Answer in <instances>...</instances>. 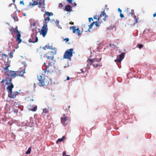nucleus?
<instances>
[{
  "label": "nucleus",
  "instance_id": "nucleus-1",
  "mask_svg": "<svg viewBox=\"0 0 156 156\" xmlns=\"http://www.w3.org/2000/svg\"><path fill=\"white\" fill-rule=\"evenodd\" d=\"M47 49H51L54 50H55L54 52L50 51L49 52L47 55H46V58L47 59H49L51 62L48 63V66L45 65V67L46 69L44 70V72L46 73L47 71L48 72L49 71V70H47V69L49 68V66H51V64H54L55 63V61L54 60V55L56 54V48H53L52 46H49V44H48V47L47 48Z\"/></svg>",
  "mask_w": 156,
  "mask_h": 156
},
{
  "label": "nucleus",
  "instance_id": "nucleus-2",
  "mask_svg": "<svg viewBox=\"0 0 156 156\" xmlns=\"http://www.w3.org/2000/svg\"><path fill=\"white\" fill-rule=\"evenodd\" d=\"M101 60V58H95L93 59H88L87 61V64L86 67L87 69H90V67L89 66V65H92L93 66L96 68L100 66L98 64V62Z\"/></svg>",
  "mask_w": 156,
  "mask_h": 156
},
{
  "label": "nucleus",
  "instance_id": "nucleus-3",
  "mask_svg": "<svg viewBox=\"0 0 156 156\" xmlns=\"http://www.w3.org/2000/svg\"><path fill=\"white\" fill-rule=\"evenodd\" d=\"M74 53V52L73 51V48L67 49L64 54V58H67L70 60L71 58L73 56V53Z\"/></svg>",
  "mask_w": 156,
  "mask_h": 156
},
{
  "label": "nucleus",
  "instance_id": "nucleus-4",
  "mask_svg": "<svg viewBox=\"0 0 156 156\" xmlns=\"http://www.w3.org/2000/svg\"><path fill=\"white\" fill-rule=\"evenodd\" d=\"M10 31L12 34L13 32H14L15 33H17L18 34L17 35V37L16 40L17 41H19V43H20L22 41V40L20 39L21 34H20V32L18 31L17 29V27H16L14 28H12L10 30Z\"/></svg>",
  "mask_w": 156,
  "mask_h": 156
},
{
  "label": "nucleus",
  "instance_id": "nucleus-5",
  "mask_svg": "<svg viewBox=\"0 0 156 156\" xmlns=\"http://www.w3.org/2000/svg\"><path fill=\"white\" fill-rule=\"evenodd\" d=\"M69 121V118L68 116H66L65 114H64V115L61 118V122L64 126H66Z\"/></svg>",
  "mask_w": 156,
  "mask_h": 156
},
{
  "label": "nucleus",
  "instance_id": "nucleus-6",
  "mask_svg": "<svg viewBox=\"0 0 156 156\" xmlns=\"http://www.w3.org/2000/svg\"><path fill=\"white\" fill-rule=\"evenodd\" d=\"M34 33L31 34V38L28 41L29 42L34 43L38 41V38L36 36V35L34 34Z\"/></svg>",
  "mask_w": 156,
  "mask_h": 156
},
{
  "label": "nucleus",
  "instance_id": "nucleus-7",
  "mask_svg": "<svg viewBox=\"0 0 156 156\" xmlns=\"http://www.w3.org/2000/svg\"><path fill=\"white\" fill-rule=\"evenodd\" d=\"M48 30L47 27H44L43 26L42 27L41 31H40L39 29L38 31L40 32V35H42V36L43 37H44L47 33Z\"/></svg>",
  "mask_w": 156,
  "mask_h": 156
},
{
  "label": "nucleus",
  "instance_id": "nucleus-8",
  "mask_svg": "<svg viewBox=\"0 0 156 156\" xmlns=\"http://www.w3.org/2000/svg\"><path fill=\"white\" fill-rule=\"evenodd\" d=\"M38 80L40 83L41 84V86H47L48 84H49V83H47L46 81H45L43 80L42 79V77L41 76L38 77Z\"/></svg>",
  "mask_w": 156,
  "mask_h": 156
},
{
  "label": "nucleus",
  "instance_id": "nucleus-9",
  "mask_svg": "<svg viewBox=\"0 0 156 156\" xmlns=\"http://www.w3.org/2000/svg\"><path fill=\"white\" fill-rule=\"evenodd\" d=\"M124 55L125 53H122L121 54L117 56V58L115 60V61L116 62H120L124 58Z\"/></svg>",
  "mask_w": 156,
  "mask_h": 156
},
{
  "label": "nucleus",
  "instance_id": "nucleus-10",
  "mask_svg": "<svg viewBox=\"0 0 156 156\" xmlns=\"http://www.w3.org/2000/svg\"><path fill=\"white\" fill-rule=\"evenodd\" d=\"M70 29H72L73 31V32L74 33L76 34L78 33V36H79L81 33H80V30L78 28H77L76 29V27L75 26H73L70 27Z\"/></svg>",
  "mask_w": 156,
  "mask_h": 156
},
{
  "label": "nucleus",
  "instance_id": "nucleus-11",
  "mask_svg": "<svg viewBox=\"0 0 156 156\" xmlns=\"http://www.w3.org/2000/svg\"><path fill=\"white\" fill-rule=\"evenodd\" d=\"M13 87L14 85L12 83H11L10 85L8 86L7 87V89L9 93V96H10V94H12V90Z\"/></svg>",
  "mask_w": 156,
  "mask_h": 156
},
{
  "label": "nucleus",
  "instance_id": "nucleus-12",
  "mask_svg": "<svg viewBox=\"0 0 156 156\" xmlns=\"http://www.w3.org/2000/svg\"><path fill=\"white\" fill-rule=\"evenodd\" d=\"M31 27L32 28V30L33 33H37V32L36 30V29L37 27H36V23L34 22L33 23H30Z\"/></svg>",
  "mask_w": 156,
  "mask_h": 156
},
{
  "label": "nucleus",
  "instance_id": "nucleus-13",
  "mask_svg": "<svg viewBox=\"0 0 156 156\" xmlns=\"http://www.w3.org/2000/svg\"><path fill=\"white\" fill-rule=\"evenodd\" d=\"M25 67H24V69H23V71H17V74L18 75V76H23V74L25 73Z\"/></svg>",
  "mask_w": 156,
  "mask_h": 156
},
{
  "label": "nucleus",
  "instance_id": "nucleus-14",
  "mask_svg": "<svg viewBox=\"0 0 156 156\" xmlns=\"http://www.w3.org/2000/svg\"><path fill=\"white\" fill-rule=\"evenodd\" d=\"M19 94V93L18 91H16L14 92H12V94H10V95L9 96L10 98H16V95H18Z\"/></svg>",
  "mask_w": 156,
  "mask_h": 156
},
{
  "label": "nucleus",
  "instance_id": "nucleus-15",
  "mask_svg": "<svg viewBox=\"0 0 156 156\" xmlns=\"http://www.w3.org/2000/svg\"><path fill=\"white\" fill-rule=\"evenodd\" d=\"M65 10L67 12H71L72 11V7L69 5L65 6Z\"/></svg>",
  "mask_w": 156,
  "mask_h": 156
},
{
  "label": "nucleus",
  "instance_id": "nucleus-16",
  "mask_svg": "<svg viewBox=\"0 0 156 156\" xmlns=\"http://www.w3.org/2000/svg\"><path fill=\"white\" fill-rule=\"evenodd\" d=\"M10 73L12 77H15L18 76V75L17 74V71L15 72L14 71L10 70Z\"/></svg>",
  "mask_w": 156,
  "mask_h": 156
},
{
  "label": "nucleus",
  "instance_id": "nucleus-17",
  "mask_svg": "<svg viewBox=\"0 0 156 156\" xmlns=\"http://www.w3.org/2000/svg\"><path fill=\"white\" fill-rule=\"evenodd\" d=\"M39 6H42L43 7H44L45 5L44 0H40L39 2Z\"/></svg>",
  "mask_w": 156,
  "mask_h": 156
},
{
  "label": "nucleus",
  "instance_id": "nucleus-18",
  "mask_svg": "<svg viewBox=\"0 0 156 156\" xmlns=\"http://www.w3.org/2000/svg\"><path fill=\"white\" fill-rule=\"evenodd\" d=\"M8 78V81L5 83V84L8 86L10 85L11 83H12L11 82L12 80V78L11 77L10 78Z\"/></svg>",
  "mask_w": 156,
  "mask_h": 156
},
{
  "label": "nucleus",
  "instance_id": "nucleus-19",
  "mask_svg": "<svg viewBox=\"0 0 156 156\" xmlns=\"http://www.w3.org/2000/svg\"><path fill=\"white\" fill-rule=\"evenodd\" d=\"M65 138V136H63L62 138H59L56 141V143L58 144L59 142H62L63 141L64 139Z\"/></svg>",
  "mask_w": 156,
  "mask_h": 156
},
{
  "label": "nucleus",
  "instance_id": "nucleus-20",
  "mask_svg": "<svg viewBox=\"0 0 156 156\" xmlns=\"http://www.w3.org/2000/svg\"><path fill=\"white\" fill-rule=\"evenodd\" d=\"M46 15H47L48 16H53V13L52 12H46L45 14H44V17H45Z\"/></svg>",
  "mask_w": 156,
  "mask_h": 156
},
{
  "label": "nucleus",
  "instance_id": "nucleus-21",
  "mask_svg": "<svg viewBox=\"0 0 156 156\" xmlns=\"http://www.w3.org/2000/svg\"><path fill=\"white\" fill-rule=\"evenodd\" d=\"M49 21L46 20H44V23L43 26H44L45 27H47V23Z\"/></svg>",
  "mask_w": 156,
  "mask_h": 156
},
{
  "label": "nucleus",
  "instance_id": "nucleus-22",
  "mask_svg": "<svg viewBox=\"0 0 156 156\" xmlns=\"http://www.w3.org/2000/svg\"><path fill=\"white\" fill-rule=\"evenodd\" d=\"M32 1L33 2V3L32 4V5H35L38 4L37 0H32Z\"/></svg>",
  "mask_w": 156,
  "mask_h": 156
},
{
  "label": "nucleus",
  "instance_id": "nucleus-23",
  "mask_svg": "<svg viewBox=\"0 0 156 156\" xmlns=\"http://www.w3.org/2000/svg\"><path fill=\"white\" fill-rule=\"evenodd\" d=\"M31 148V147H29L27 151L26 152V154H29L30 153Z\"/></svg>",
  "mask_w": 156,
  "mask_h": 156
},
{
  "label": "nucleus",
  "instance_id": "nucleus-24",
  "mask_svg": "<svg viewBox=\"0 0 156 156\" xmlns=\"http://www.w3.org/2000/svg\"><path fill=\"white\" fill-rule=\"evenodd\" d=\"M105 16V18H106V13H105V11H104L103 12H102L101 14L100 15V17H102L103 16Z\"/></svg>",
  "mask_w": 156,
  "mask_h": 156
},
{
  "label": "nucleus",
  "instance_id": "nucleus-25",
  "mask_svg": "<svg viewBox=\"0 0 156 156\" xmlns=\"http://www.w3.org/2000/svg\"><path fill=\"white\" fill-rule=\"evenodd\" d=\"M94 24V22H93L90 25H89V29H91V28H92V26ZM88 31H90V30H89V29H88Z\"/></svg>",
  "mask_w": 156,
  "mask_h": 156
},
{
  "label": "nucleus",
  "instance_id": "nucleus-26",
  "mask_svg": "<svg viewBox=\"0 0 156 156\" xmlns=\"http://www.w3.org/2000/svg\"><path fill=\"white\" fill-rule=\"evenodd\" d=\"M70 3H71L72 5L73 6L76 7L77 5V4L75 2H74L73 1H72V2Z\"/></svg>",
  "mask_w": 156,
  "mask_h": 156
},
{
  "label": "nucleus",
  "instance_id": "nucleus-27",
  "mask_svg": "<svg viewBox=\"0 0 156 156\" xmlns=\"http://www.w3.org/2000/svg\"><path fill=\"white\" fill-rule=\"evenodd\" d=\"M11 16L12 17V19H14L15 21H18V18L16 17H14V16H12V15H11Z\"/></svg>",
  "mask_w": 156,
  "mask_h": 156
},
{
  "label": "nucleus",
  "instance_id": "nucleus-28",
  "mask_svg": "<svg viewBox=\"0 0 156 156\" xmlns=\"http://www.w3.org/2000/svg\"><path fill=\"white\" fill-rule=\"evenodd\" d=\"M9 67V66L8 65V66H6L3 69L6 71V72L9 71V70L8 69V67Z\"/></svg>",
  "mask_w": 156,
  "mask_h": 156
},
{
  "label": "nucleus",
  "instance_id": "nucleus-29",
  "mask_svg": "<svg viewBox=\"0 0 156 156\" xmlns=\"http://www.w3.org/2000/svg\"><path fill=\"white\" fill-rule=\"evenodd\" d=\"M43 112L44 113H47L48 112V110L46 108H44L43 109Z\"/></svg>",
  "mask_w": 156,
  "mask_h": 156
},
{
  "label": "nucleus",
  "instance_id": "nucleus-30",
  "mask_svg": "<svg viewBox=\"0 0 156 156\" xmlns=\"http://www.w3.org/2000/svg\"><path fill=\"white\" fill-rule=\"evenodd\" d=\"M37 109V106H36L34 107L33 108H32L31 110L32 111L34 112L36 111Z\"/></svg>",
  "mask_w": 156,
  "mask_h": 156
},
{
  "label": "nucleus",
  "instance_id": "nucleus-31",
  "mask_svg": "<svg viewBox=\"0 0 156 156\" xmlns=\"http://www.w3.org/2000/svg\"><path fill=\"white\" fill-rule=\"evenodd\" d=\"M8 81V78H6V80H5V79H3V80L1 81V83H4V82H5V81Z\"/></svg>",
  "mask_w": 156,
  "mask_h": 156
},
{
  "label": "nucleus",
  "instance_id": "nucleus-32",
  "mask_svg": "<svg viewBox=\"0 0 156 156\" xmlns=\"http://www.w3.org/2000/svg\"><path fill=\"white\" fill-rule=\"evenodd\" d=\"M137 46H138L139 48L140 49L143 46V45L142 44H137Z\"/></svg>",
  "mask_w": 156,
  "mask_h": 156
},
{
  "label": "nucleus",
  "instance_id": "nucleus-33",
  "mask_svg": "<svg viewBox=\"0 0 156 156\" xmlns=\"http://www.w3.org/2000/svg\"><path fill=\"white\" fill-rule=\"evenodd\" d=\"M59 21H58V22L56 24V25L58 28L61 29L62 28H61V26H60V25H59Z\"/></svg>",
  "mask_w": 156,
  "mask_h": 156
},
{
  "label": "nucleus",
  "instance_id": "nucleus-34",
  "mask_svg": "<svg viewBox=\"0 0 156 156\" xmlns=\"http://www.w3.org/2000/svg\"><path fill=\"white\" fill-rule=\"evenodd\" d=\"M13 111L15 113H17L18 112V110L17 109H13Z\"/></svg>",
  "mask_w": 156,
  "mask_h": 156
},
{
  "label": "nucleus",
  "instance_id": "nucleus-35",
  "mask_svg": "<svg viewBox=\"0 0 156 156\" xmlns=\"http://www.w3.org/2000/svg\"><path fill=\"white\" fill-rule=\"evenodd\" d=\"M49 16H48L47 17H46L45 18H44V20H48L49 21L50 20Z\"/></svg>",
  "mask_w": 156,
  "mask_h": 156
},
{
  "label": "nucleus",
  "instance_id": "nucleus-36",
  "mask_svg": "<svg viewBox=\"0 0 156 156\" xmlns=\"http://www.w3.org/2000/svg\"><path fill=\"white\" fill-rule=\"evenodd\" d=\"M94 24H95V25L96 27H97L98 26V23L97 22H94Z\"/></svg>",
  "mask_w": 156,
  "mask_h": 156
},
{
  "label": "nucleus",
  "instance_id": "nucleus-37",
  "mask_svg": "<svg viewBox=\"0 0 156 156\" xmlns=\"http://www.w3.org/2000/svg\"><path fill=\"white\" fill-rule=\"evenodd\" d=\"M9 55L10 58H12L13 57V54L11 52H10Z\"/></svg>",
  "mask_w": 156,
  "mask_h": 156
},
{
  "label": "nucleus",
  "instance_id": "nucleus-38",
  "mask_svg": "<svg viewBox=\"0 0 156 156\" xmlns=\"http://www.w3.org/2000/svg\"><path fill=\"white\" fill-rule=\"evenodd\" d=\"M29 124H29V126L30 127H31L32 126H33V123H32V122L30 121V122H29Z\"/></svg>",
  "mask_w": 156,
  "mask_h": 156
},
{
  "label": "nucleus",
  "instance_id": "nucleus-39",
  "mask_svg": "<svg viewBox=\"0 0 156 156\" xmlns=\"http://www.w3.org/2000/svg\"><path fill=\"white\" fill-rule=\"evenodd\" d=\"M91 21H93V19L92 18H89V22H90Z\"/></svg>",
  "mask_w": 156,
  "mask_h": 156
},
{
  "label": "nucleus",
  "instance_id": "nucleus-40",
  "mask_svg": "<svg viewBox=\"0 0 156 156\" xmlns=\"http://www.w3.org/2000/svg\"><path fill=\"white\" fill-rule=\"evenodd\" d=\"M69 3H72V0H66Z\"/></svg>",
  "mask_w": 156,
  "mask_h": 156
},
{
  "label": "nucleus",
  "instance_id": "nucleus-41",
  "mask_svg": "<svg viewBox=\"0 0 156 156\" xmlns=\"http://www.w3.org/2000/svg\"><path fill=\"white\" fill-rule=\"evenodd\" d=\"M64 40L66 41V42H67L69 41V39L68 38H66Z\"/></svg>",
  "mask_w": 156,
  "mask_h": 156
},
{
  "label": "nucleus",
  "instance_id": "nucleus-42",
  "mask_svg": "<svg viewBox=\"0 0 156 156\" xmlns=\"http://www.w3.org/2000/svg\"><path fill=\"white\" fill-rule=\"evenodd\" d=\"M134 18V20L136 21V23H137V19L136 18V16H135Z\"/></svg>",
  "mask_w": 156,
  "mask_h": 156
},
{
  "label": "nucleus",
  "instance_id": "nucleus-43",
  "mask_svg": "<svg viewBox=\"0 0 156 156\" xmlns=\"http://www.w3.org/2000/svg\"><path fill=\"white\" fill-rule=\"evenodd\" d=\"M120 17H121V18H123L124 17V16L123 15V14L121 13L120 15Z\"/></svg>",
  "mask_w": 156,
  "mask_h": 156
},
{
  "label": "nucleus",
  "instance_id": "nucleus-44",
  "mask_svg": "<svg viewBox=\"0 0 156 156\" xmlns=\"http://www.w3.org/2000/svg\"><path fill=\"white\" fill-rule=\"evenodd\" d=\"M66 154V152L65 151H64L63 152V156H65Z\"/></svg>",
  "mask_w": 156,
  "mask_h": 156
},
{
  "label": "nucleus",
  "instance_id": "nucleus-45",
  "mask_svg": "<svg viewBox=\"0 0 156 156\" xmlns=\"http://www.w3.org/2000/svg\"><path fill=\"white\" fill-rule=\"evenodd\" d=\"M118 11L120 12L121 13V12H122V10L121 9H120L119 8H118Z\"/></svg>",
  "mask_w": 156,
  "mask_h": 156
},
{
  "label": "nucleus",
  "instance_id": "nucleus-46",
  "mask_svg": "<svg viewBox=\"0 0 156 156\" xmlns=\"http://www.w3.org/2000/svg\"><path fill=\"white\" fill-rule=\"evenodd\" d=\"M20 4H23V5H24L23 1H21L20 2Z\"/></svg>",
  "mask_w": 156,
  "mask_h": 156
},
{
  "label": "nucleus",
  "instance_id": "nucleus-47",
  "mask_svg": "<svg viewBox=\"0 0 156 156\" xmlns=\"http://www.w3.org/2000/svg\"><path fill=\"white\" fill-rule=\"evenodd\" d=\"M80 70L81 71V72L82 73H84V71H83V69H81Z\"/></svg>",
  "mask_w": 156,
  "mask_h": 156
},
{
  "label": "nucleus",
  "instance_id": "nucleus-48",
  "mask_svg": "<svg viewBox=\"0 0 156 156\" xmlns=\"http://www.w3.org/2000/svg\"><path fill=\"white\" fill-rule=\"evenodd\" d=\"M69 79H70V78H69V76H67V78H66V80H69Z\"/></svg>",
  "mask_w": 156,
  "mask_h": 156
},
{
  "label": "nucleus",
  "instance_id": "nucleus-49",
  "mask_svg": "<svg viewBox=\"0 0 156 156\" xmlns=\"http://www.w3.org/2000/svg\"><path fill=\"white\" fill-rule=\"evenodd\" d=\"M58 21L57 20H56L55 22V23L56 24H57V23L58 22Z\"/></svg>",
  "mask_w": 156,
  "mask_h": 156
},
{
  "label": "nucleus",
  "instance_id": "nucleus-50",
  "mask_svg": "<svg viewBox=\"0 0 156 156\" xmlns=\"http://www.w3.org/2000/svg\"><path fill=\"white\" fill-rule=\"evenodd\" d=\"M156 16V13H155L153 14V16L155 17Z\"/></svg>",
  "mask_w": 156,
  "mask_h": 156
},
{
  "label": "nucleus",
  "instance_id": "nucleus-51",
  "mask_svg": "<svg viewBox=\"0 0 156 156\" xmlns=\"http://www.w3.org/2000/svg\"><path fill=\"white\" fill-rule=\"evenodd\" d=\"M60 6H62V4L61 3H60L59 5V6L60 7Z\"/></svg>",
  "mask_w": 156,
  "mask_h": 156
},
{
  "label": "nucleus",
  "instance_id": "nucleus-52",
  "mask_svg": "<svg viewBox=\"0 0 156 156\" xmlns=\"http://www.w3.org/2000/svg\"><path fill=\"white\" fill-rule=\"evenodd\" d=\"M49 80L50 81V84H51V80L50 79H49Z\"/></svg>",
  "mask_w": 156,
  "mask_h": 156
},
{
  "label": "nucleus",
  "instance_id": "nucleus-53",
  "mask_svg": "<svg viewBox=\"0 0 156 156\" xmlns=\"http://www.w3.org/2000/svg\"><path fill=\"white\" fill-rule=\"evenodd\" d=\"M12 5V4H10L9 5V7H10Z\"/></svg>",
  "mask_w": 156,
  "mask_h": 156
},
{
  "label": "nucleus",
  "instance_id": "nucleus-54",
  "mask_svg": "<svg viewBox=\"0 0 156 156\" xmlns=\"http://www.w3.org/2000/svg\"><path fill=\"white\" fill-rule=\"evenodd\" d=\"M46 47H45V46L44 47H43V48L44 50H46Z\"/></svg>",
  "mask_w": 156,
  "mask_h": 156
},
{
  "label": "nucleus",
  "instance_id": "nucleus-55",
  "mask_svg": "<svg viewBox=\"0 0 156 156\" xmlns=\"http://www.w3.org/2000/svg\"><path fill=\"white\" fill-rule=\"evenodd\" d=\"M23 16H26V13H24L23 14Z\"/></svg>",
  "mask_w": 156,
  "mask_h": 156
},
{
  "label": "nucleus",
  "instance_id": "nucleus-56",
  "mask_svg": "<svg viewBox=\"0 0 156 156\" xmlns=\"http://www.w3.org/2000/svg\"><path fill=\"white\" fill-rule=\"evenodd\" d=\"M94 19H97V18L96 17H94Z\"/></svg>",
  "mask_w": 156,
  "mask_h": 156
},
{
  "label": "nucleus",
  "instance_id": "nucleus-57",
  "mask_svg": "<svg viewBox=\"0 0 156 156\" xmlns=\"http://www.w3.org/2000/svg\"><path fill=\"white\" fill-rule=\"evenodd\" d=\"M48 47V45H46L45 46V47H46V48H47Z\"/></svg>",
  "mask_w": 156,
  "mask_h": 156
},
{
  "label": "nucleus",
  "instance_id": "nucleus-58",
  "mask_svg": "<svg viewBox=\"0 0 156 156\" xmlns=\"http://www.w3.org/2000/svg\"><path fill=\"white\" fill-rule=\"evenodd\" d=\"M30 100V101H34V100H33V99H31Z\"/></svg>",
  "mask_w": 156,
  "mask_h": 156
},
{
  "label": "nucleus",
  "instance_id": "nucleus-59",
  "mask_svg": "<svg viewBox=\"0 0 156 156\" xmlns=\"http://www.w3.org/2000/svg\"><path fill=\"white\" fill-rule=\"evenodd\" d=\"M15 0H12V1L13 2H15Z\"/></svg>",
  "mask_w": 156,
  "mask_h": 156
},
{
  "label": "nucleus",
  "instance_id": "nucleus-60",
  "mask_svg": "<svg viewBox=\"0 0 156 156\" xmlns=\"http://www.w3.org/2000/svg\"><path fill=\"white\" fill-rule=\"evenodd\" d=\"M65 156H70V155H66Z\"/></svg>",
  "mask_w": 156,
  "mask_h": 156
},
{
  "label": "nucleus",
  "instance_id": "nucleus-61",
  "mask_svg": "<svg viewBox=\"0 0 156 156\" xmlns=\"http://www.w3.org/2000/svg\"><path fill=\"white\" fill-rule=\"evenodd\" d=\"M52 21H55V20H52Z\"/></svg>",
  "mask_w": 156,
  "mask_h": 156
},
{
  "label": "nucleus",
  "instance_id": "nucleus-62",
  "mask_svg": "<svg viewBox=\"0 0 156 156\" xmlns=\"http://www.w3.org/2000/svg\"><path fill=\"white\" fill-rule=\"evenodd\" d=\"M44 65H45V62L44 63Z\"/></svg>",
  "mask_w": 156,
  "mask_h": 156
},
{
  "label": "nucleus",
  "instance_id": "nucleus-63",
  "mask_svg": "<svg viewBox=\"0 0 156 156\" xmlns=\"http://www.w3.org/2000/svg\"><path fill=\"white\" fill-rule=\"evenodd\" d=\"M130 13L131 14V15L132 14V13H131V12H130Z\"/></svg>",
  "mask_w": 156,
  "mask_h": 156
},
{
  "label": "nucleus",
  "instance_id": "nucleus-64",
  "mask_svg": "<svg viewBox=\"0 0 156 156\" xmlns=\"http://www.w3.org/2000/svg\"><path fill=\"white\" fill-rule=\"evenodd\" d=\"M72 24H73V23H72Z\"/></svg>",
  "mask_w": 156,
  "mask_h": 156
}]
</instances>
